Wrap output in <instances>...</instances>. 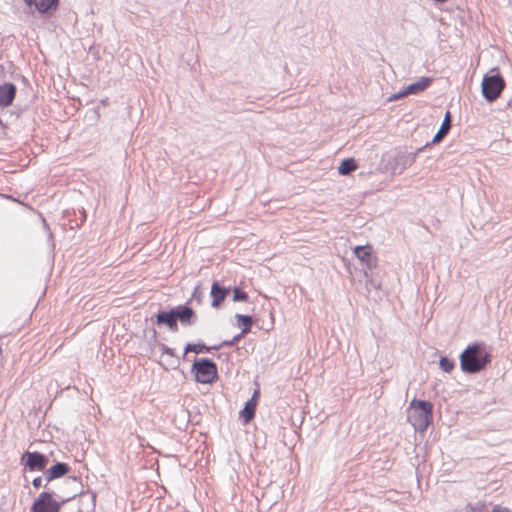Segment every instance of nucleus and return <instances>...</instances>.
I'll use <instances>...</instances> for the list:
<instances>
[{"label":"nucleus","instance_id":"nucleus-1","mask_svg":"<svg viewBox=\"0 0 512 512\" xmlns=\"http://www.w3.org/2000/svg\"><path fill=\"white\" fill-rule=\"evenodd\" d=\"M491 362V354L486 351L483 343L468 345L460 355V366L468 374L478 373Z\"/></svg>","mask_w":512,"mask_h":512},{"label":"nucleus","instance_id":"nucleus-2","mask_svg":"<svg viewBox=\"0 0 512 512\" xmlns=\"http://www.w3.org/2000/svg\"><path fill=\"white\" fill-rule=\"evenodd\" d=\"M433 406L428 401L413 399L407 410L408 421L416 431H425L432 420Z\"/></svg>","mask_w":512,"mask_h":512},{"label":"nucleus","instance_id":"nucleus-3","mask_svg":"<svg viewBox=\"0 0 512 512\" xmlns=\"http://www.w3.org/2000/svg\"><path fill=\"white\" fill-rule=\"evenodd\" d=\"M75 494L60 497L54 492H41L32 504L31 512H60L61 506L73 499Z\"/></svg>","mask_w":512,"mask_h":512},{"label":"nucleus","instance_id":"nucleus-4","mask_svg":"<svg viewBox=\"0 0 512 512\" xmlns=\"http://www.w3.org/2000/svg\"><path fill=\"white\" fill-rule=\"evenodd\" d=\"M192 373H194L197 382L211 384L217 378V366L208 358H200L193 363Z\"/></svg>","mask_w":512,"mask_h":512},{"label":"nucleus","instance_id":"nucleus-5","mask_svg":"<svg viewBox=\"0 0 512 512\" xmlns=\"http://www.w3.org/2000/svg\"><path fill=\"white\" fill-rule=\"evenodd\" d=\"M505 87V81L500 74L485 75L482 80V94L489 101H495Z\"/></svg>","mask_w":512,"mask_h":512},{"label":"nucleus","instance_id":"nucleus-6","mask_svg":"<svg viewBox=\"0 0 512 512\" xmlns=\"http://www.w3.org/2000/svg\"><path fill=\"white\" fill-rule=\"evenodd\" d=\"M416 158V153L398 152L389 160V169L393 174H400L410 167Z\"/></svg>","mask_w":512,"mask_h":512},{"label":"nucleus","instance_id":"nucleus-7","mask_svg":"<svg viewBox=\"0 0 512 512\" xmlns=\"http://www.w3.org/2000/svg\"><path fill=\"white\" fill-rule=\"evenodd\" d=\"M25 466L30 471H43L49 461L48 457L39 452H25L22 456Z\"/></svg>","mask_w":512,"mask_h":512},{"label":"nucleus","instance_id":"nucleus-8","mask_svg":"<svg viewBox=\"0 0 512 512\" xmlns=\"http://www.w3.org/2000/svg\"><path fill=\"white\" fill-rule=\"evenodd\" d=\"M173 310L176 321L179 320L182 325L187 326L194 323L196 316L194 310L191 307L180 305L173 308Z\"/></svg>","mask_w":512,"mask_h":512},{"label":"nucleus","instance_id":"nucleus-9","mask_svg":"<svg viewBox=\"0 0 512 512\" xmlns=\"http://www.w3.org/2000/svg\"><path fill=\"white\" fill-rule=\"evenodd\" d=\"M16 95V87L12 83L0 85V107L4 108L12 104Z\"/></svg>","mask_w":512,"mask_h":512},{"label":"nucleus","instance_id":"nucleus-10","mask_svg":"<svg viewBox=\"0 0 512 512\" xmlns=\"http://www.w3.org/2000/svg\"><path fill=\"white\" fill-rule=\"evenodd\" d=\"M156 321L159 325H166L172 332L178 330V324L176 322L173 308L170 311H160L156 315Z\"/></svg>","mask_w":512,"mask_h":512},{"label":"nucleus","instance_id":"nucleus-11","mask_svg":"<svg viewBox=\"0 0 512 512\" xmlns=\"http://www.w3.org/2000/svg\"><path fill=\"white\" fill-rule=\"evenodd\" d=\"M371 251L372 249L370 246H356L354 249L356 257L369 269H372L376 265L375 259L371 255Z\"/></svg>","mask_w":512,"mask_h":512},{"label":"nucleus","instance_id":"nucleus-12","mask_svg":"<svg viewBox=\"0 0 512 512\" xmlns=\"http://www.w3.org/2000/svg\"><path fill=\"white\" fill-rule=\"evenodd\" d=\"M70 468L68 464L63 462H58L54 464L52 467H50L46 472L44 473L45 479L47 482H50L56 478H60L64 475H66L69 472Z\"/></svg>","mask_w":512,"mask_h":512},{"label":"nucleus","instance_id":"nucleus-13","mask_svg":"<svg viewBox=\"0 0 512 512\" xmlns=\"http://www.w3.org/2000/svg\"><path fill=\"white\" fill-rule=\"evenodd\" d=\"M24 3L29 7L33 5L39 13H46L58 6V0H24Z\"/></svg>","mask_w":512,"mask_h":512},{"label":"nucleus","instance_id":"nucleus-14","mask_svg":"<svg viewBox=\"0 0 512 512\" xmlns=\"http://www.w3.org/2000/svg\"><path fill=\"white\" fill-rule=\"evenodd\" d=\"M228 292L229 289L221 287L216 281L213 282L211 286L212 307L218 308L221 302L225 299Z\"/></svg>","mask_w":512,"mask_h":512},{"label":"nucleus","instance_id":"nucleus-15","mask_svg":"<svg viewBox=\"0 0 512 512\" xmlns=\"http://www.w3.org/2000/svg\"><path fill=\"white\" fill-rule=\"evenodd\" d=\"M451 128V116H450V112H446L445 114V118L443 120V123L440 127V129L438 130V132L434 135L433 139H432V143H439L443 137L449 132Z\"/></svg>","mask_w":512,"mask_h":512},{"label":"nucleus","instance_id":"nucleus-16","mask_svg":"<svg viewBox=\"0 0 512 512\" xmlns=\"http://www.w3.org/2000/svg\"><path fill=\"white\" fill-rule=\"evenodd\" d=\"M432 82V79L429 77H422L418 81L411 83L407 86V91L410 94H418L424 91Z\"/></svg>","mask_w":512,"mask_h":512},{"label":"nucleus","instance_id":"nucleus-17","mask_svg":"<svg viewBox=\"0 0 512 512\" xmlns=\"http://www.w3.org/2000/svg\"><path fill=\"white\" fill-rule=\"evenodd\" d=\"M255 411L256 402L253 401V399H250L249 401L246 402L243 410L241 411V416L243 417L245 423L250 422L254 418Z\"/></svg>","mask_w":512,"mask_h":512},{"label":"nucleus","instance_id":"nucleus-18","mask_svg":"<svg viewBox=\"0 0 512 512\" xmlns=\"http://www.w3.org/2000/svg\"><path fill=\"white\" fill-rule=\"evenodd\" d=\"M357 169V164L353 158L345 159L341 162L338 167V172L340 175H349L351 172Z\"/></svg>","mask_w":512,"mask_h":512},{"label":"nucleus","instance_id":"nucleus-19","mask_svg":"<svg viewBox=\"0 0 512 512\" xmlns=\"http://www.w3.org/2000/svg\"><path fill=\"white\" fill-rule=\"evenodd\" d=\"M235 318L238 320V324L243 325L242 328V334H247L251 330V326L253 323V319L251 316L248 315H242V314H236Z\"/></svg>","mask_w":512,"mask_h":512},{"label":"nucleus","instance_id":"nucleus-20","mask_svg":"<svg viewBox=\"0 0 512 512\" xmlns=\"http://www.w3.org/2000/svg\"><path fill=\"white\" fill-rule=\"evenodd\" d=\"M210 349L211 347H208L205 344H187L184 353L187 354L188 352H194L198 354L203 351H210Z\"/></svg>","mask_w":512,"mask_h":512},{"label":"nucleus","instance_id":"nucleus-21","mask_svg":"<svg viewBox=\"0 0 512 512\" xmlns=\"http://www.w3.org/2000/svg\"><path fill=\"white\" fill-rule=\"evenodd\" d=\"M439 365L444 372L450 373L454 369L455 363L453 360H450L447 357H441Z\"/></svg>","mask_w":512,"mask_h":512},{"label":"nucleus","instance_id":"nucleus-22","mask_svg":"<svg viewBox=\"0 0 512 512\" xmlns=\"http://www.w3.org/2000/svg\"><path fill=\"white\" fill-rule=\"evenodd\" d=\"M233 300L236 301V302L247 301L248 300V294L246 292H244V291H241L238 288H235L234 289V293H233Z\"/></svg>","mask_w":512,"mask_h":512},{"label":"nucleus","instance_id":"nucleus-23","mask_svg":"<svg viewBox=\"0 0 512 512\" xmlns=\"http://www.w3.org/2000/svg\"><path fill=\"white\" fill-rule=\"evenodd\" d=\"M408 95H410V93L407 91V87H406V88L402 89L401 91H399L398 93H395V94H392L391 96H389L388 101L398 100V99L403 98Z\"/></svg>","mask_w":512,"mask_h":512},{"label":"nucleus","instance_id":"nucleus-24","mask_svg":"<svg viewBox=\"0 0 512 512\" xmlns=\"http://www.w3.org/2000/svg\"><path fill=\"white\" fill-rule=\"evenodd\" d=\"M244 334L242 332L236 336H234L231 340L223 341L222 344L219 347L223 346H234L238 343V341L242 338Z\"/></svg>","mask_w":512,"mask_h":512},{"label":"nucleus","instance_id":"nucleus-25","mask_svg":"<svg viewBox=\"0 0 512 512\" xmlns=\"http://www.w3.org/2000/svg\"><path fill=\"white\" fill-rule=\"evenodd\" d=\"M160 348L162 350L163 353L167 354V355H170V356H174V352H173V349L169 348L168 346H166L165 344H161L160 345Z\"/></svg>","mask_w":512,"mask_h":512},{"label":"nucleus","instance_id":"nucleus-26","mask_svg":"<svg viewBox=\"0 0 512 512\" xmlns=\"http://www.w3.org/2000/svg\"><path fill=\"white\" fill-rule=\"evenodd\" d=\"M42 482L43 480L41 477H36L33 479L32 484L35 488H40L42 486Z\"/></svg>","mask_w":512,"mask_h":512},{"label":"nucleus","instance_id":"nucleus-27","mask_svg":"<svg viewBox=\"0 0 512 512\" xmlns=\"http://www.w3.org/2000/svg\"><path fill=\"white\" fill-rule=\"evenodd\" d=\"M493 512H511V511L506 507L495 506L493 509Z\"/></svg>","mask_w":512,"mask_h":512},{"label":"nucleus","instance_id":"nucleus-28","mask_svg":"<svg viewBox=\"0 0 512 512\" xmlns=\"http://www.w3.org/2000/svg\"><path fill=\"white\" fill-rule=\"evenodd\" d=\"M258 395H259V391H255V392H254V394H253V396H252V398H251V399H253V401H255L256 403H257Z\"/></svg>","mask_w":512,"mask_h":512}]
</instances>
